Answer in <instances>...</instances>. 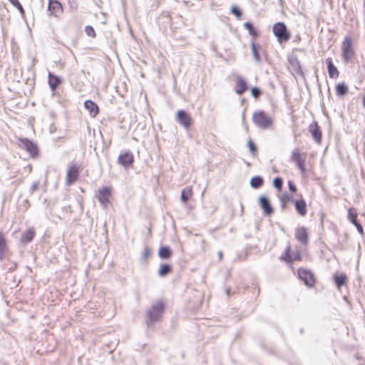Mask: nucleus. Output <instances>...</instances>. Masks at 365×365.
<instances>
[{
    "label": "nucleus",
    "instance_id": "f257e3e1",
    "mask_svg": "<svg viewBox=\"0 0 365 365\" xmlns=\"http://www.w3.org/2000/svg\"><path fill=\"white\" fill-rule=\"evenodd\" d=\"M341 53L345 63L352 62L356 58V53L350 36H346L341 44Z\"/></svg>",
    "mask_w": 365,
    "mask_h": 365
},
{
    "label": "nucleus",
    "instance_id": "f03ea898",
    "mask_svg": "<svg viewBox=\"0 0 365 365\" xmlns=\"http://www.w3.org/2000/svg\"><path fill=\"white\" fill-rule=\"evenodd\" d=\"M165 303L162 300L155 302L147 312L148 324L159 321L163 317Z\"/></svg>",
    "mask_w": 365,
    "mask_h": 365
},
{
    "label": "nucleus",
    "instance_id": "7ed1b4c3",
    "mask_svg": "<svg viewBox=\"0 0 365 365\" xmlns=\"http://www.w3.org/2000/svg\"><path fill=\"white\" fill-rule=\"evenodd\" d=\"M253 123L262 129H267L272 127L273 120L264 111L257 110L252 115Z\"/></svg>",
    "mask_w": 365,
    "mask_h": 365
},
{
    "label": "nucleus",
    "instance_id": "20e7f679",
    "mask_svg": "<svg viewBox=\"0 0 365 365\" xmlns=\"http://www.w3.org/2000/svg\"><path fill=\"white\" fill-rule=\"evenodd\" d=\"M82 168L80 165L76 163H71L68 164L66 169V183L67 185H71L77 182L79 179L80 173Z\"/></svg>",
    "mask_w": 365,
    "mask_h": 365
},
{
    "label": "nucleus",
    "instance_id": "39448f33",
    "mask_svg": "<svg viewBox=\"0 0 365 365\" xmlns=\"http://www.w3.org/2000/svg\"><path fill=\"white\" fill-rule=\"evenodd\" d=\"M272 31L277 37L278 42H287L291 38L290 32L287 26L282 22H277L273 25Z\"/></svg>",
    "mask_w": 365,
    "mask_h": 365
},
{
    "label": "nucleus",
    "instance_id": "423d86ee",
    "mask_svg": "<svg viewBox=\"0 0 365 365\" xmlns=\"http://www.w3.org/2000/svg\"><path fill=\"white\" fill-rule=\"evenodd\" d=\"M297 274L298 277L304 282L307 287L312 288L315 287L317 278L310 269L300 267L298 269Z\"/></svg>",
    "mask_w": 365,
    "mask_h": 365
},
{
    "label": "nucleus",
    "instance_id": "0eeeda50",
    "mask_svg": "<svg viewBox=\"0 0 365 365\" xmlns=\"http://www.w3.org/2000/svg\"><path fill=\"white\" fill-rule=\"evenodd\" d=\"M112 187L104 186L98 189L96 196L103 207H108L111 205Z\"/></svg>",
    "mask_w": 365,
    "mask_h": 365
},
{
    "label": "nucleus",
    "instance_id": "6e6552de",
    "mask_svg": "<svg viewBox=\"0 0 365 365\" xmlns=\"http://www.w3.org/2000/svg\"><path fill=\"white\" fill-rule=\"evenodd\" d=\"M279 259L286 263H292L293 262L302 261V255L299 247H297L295 250H292L291 246H288L284 254L280 256Z\"/></svg>",
    "mask_w": 365,
    "mask_h": 365
},
{
    "label": "nucleus",
    "instance_id": "1a4fd4ad",
    "mask_svg": "<svg viewBox=\"0 0 365 365\" xmlns=\"http://www.w3.org/2000/svg\"><path fill=\"white\" fill-rule=\"evenodd\" d=\"M290 158L302 173L305 172L306 153H301L299 149H294L292 152Z\"/></svg>",
    "mask_w": 365,
    "mask_h": 365
},
{
    "label": "nucleus",
    "instance_id": "9d476101",
    "mask_svg": "<svg viewBox=\"0 0 365 365\" xmlns=\"http://www.w3.org/2000/svg\"><path fill=\"white\" fill-rule=\"evenodd\" d=\"M48 12L49 16L59 18L63 13L62 4L58 0H48Z\"/></svg>",
    "mask_w": 365,
    "mask_h": 365
},
{
    "label": "nucleus",
    "instance_id": "9b49d317",
    "mask_svg": "<svg viewBox=\"0 0 365 365\" xmlns=\"http://www.w3.org/2000/svg\"><path fill=\"white\" fill-rule=\"evenodd\" d=\"M18 145L21 148L26 150L31 157H36L38 155V148L32 141L26 138H19Z\"/></svg>",
    "mask_w": 365,
    "mask_h": 365
},
{
    "label": "nucleus",
    "instance_id": "f8f14e48",
    "mask_svg": "<svg viewBox=\"0 0 365 365\" xmlns=\"http://www.w3.org/2000/svg\"><path fill=\"white\" fill-rule=\"evenodd\" d=\"M288 68L293 74L304 77V74L302 68L299 60L297 56L292 55L288 58Z\"/></svg>",
    "mask_w": 365,
    "mask_h": 365
},
{
    "label": "nucleus",
    "instance_id": "ddd939ff",
    "mask_svg": "<svg viewBox=\"0 0 365 365\" xmlns=\"http://www.w3.org/2000/svg\"><path fill=\"white\" fill-rule=\"evenodd\" d=\"M176 118L185 129H189L193 123L191 115L183 110H179L177 112Z\"/></svg>",
    "mask_w": 365,
    "mask_h": 365
},
{
    "label": "nucleus",
    "instance_id": "4468645a",
    "mask_svg": "<svg viewBox=\"0 0 365 365\" xmlns=\"http://www.w3.org/2000/svg\"><path fill=\"white\" fill-rule=\"evenodd\" d=\"M296 240L302 245L307 246L309 243V232L305 227H298L294 232Z\"/></svg>",
    "mask_w": 365,
    "mask_h": 365
},
{
    "label": "nucleus",
    "instance_id": "2eb2a0df",
    "mask_svg": "<svg viewBox=\"0 0 365 365\" xmlns=\"http://www.w3.org/2000/svg\"><path fill=\"white\" fill-rule=\"evenodd\" d=\"M118 163L125 168L131 167L134 163V156L130 151L122 152L118 155Z\"/></svg>",
    "mask_w": 365,
    "mask_h": 365
},
{
    "label": "nucleus",
    "instance_id": "dca6fc26",
    "mask_svg": "<svg viewBox=\"0 0 365 365\" xmlns=\"http://www.w3.org/2000/svg\"><path fill=\"white\" fill-rule=\"evenodd\" d=\"M326 64L329 77L331 79H336L340 75V72L336 66L334 64L333 60L331 57L326 58Z\"/></svg>",
    "mask_w": 365,
    "mask_h": 365
},
{
    "label": "nucleus",
    "instance_id": "f3484780",
    "mask_svg": "<svg viewBox=\"0 0 365 365\" xmlns=\"http://www.w3.org/2000/svg\"><path fill=\"white\" fill-rule=\"evenodd\" d=\"M309 130L311 133L312 137L315 141L320 144L322 140V133L317 122H313L309 125Z\"/></svg>",
    "mask_w": 365,
    "mask_h": 365
},
{
    "label": "nucleus",
    "instance_id": "a211bd4d",
    "mask_svg": "<svg viewBox=\"0 0 365 365\" xmlns=\"http://www.w3.org/2000/svg\"><path fill=\"white\" fill-rule=\"evenodd\" d=\"M9 247L5 234L0 230V260H3L9 253Z\"/></svg>",
    "mask_w": 365,
    "mask_h": 365
},
{
    "label": "nucleus",
    "instance_id": "6ab92c4d",
    "mask_svg": "<svg viewBox=\"0 0 365 365\" xmlns=\"http://www.w3.org/2000/svg\"><path fill=\"white\" fill-rule=\"evenodd\" d=\"M259 203L265 215L269 216L273 213L274 210L269 200L265 196L259 197Z\"/></svg>",
    "mask_w": 365,
    "mask_h": 365
},
{
    "label": "nucleus",
    "instance_id": "aec40b11",
    "mask_svg": "<svg viewBox=\"0 0 365 365\" xmlns=\"http://www.w3.org/2000/svg\"><path fill=\"white\" fill-rule=\"evenodd\" d=\"M248 89L246 81L241 76H237L235 79V91L238 95H242Z\"/></svg>",
    "mask_w": 365,
    "mask_h": 365
},
{
    "label": "nucleus",
    "instance_id": "412c9836",
    "mask_svg": "<svg viewBox=\"0 0 365 365\" xmlns=\"http://www.w3.org/2000/svg\"><path fill=\"white\" fill-rule=\"evenodd\" d=\"M294 207L300 216H305L307 213V203L303 197L294 201Z\"/></svg>",
    "mask_w": 365,
    "mask_h": 365
},
{
    "label": "nucleus",
    "instance_id": "4be33fe9",
    "mask_svg": "<svg viewBox=\"0 0 365 365\" xmlns=\"http://www.w3.org/2000/svg\"><path fill=\"white\" fill-rule=\"evenodd\" d=\"M86 109L89 112L91 117L95 118L99 113V108L98 105L91 100H87L84 102Z\"/></svg>",
    "mask_w": 365,
    "mask_h": 365
},
{
    "label": "nucleus",
    "instance_id": "5701e85b",
    "mask_svg": "<svg viewBox=\"0 0 365 365\" xmlns=\"http://www.w3.org/2000/svg\"><path fill=\"white\" fill-rule=\"evenodd\" d=\"M36 235V231L34 227H31L25 230L21 237V242L23 244H26L32 241Z\"/></svg>",
    "mask_w": 365,
    "mask_h": 365
},
{
    "label": "nucleus",
    "instance_id": "b1692460",
    "mask_svg": "<svg viewBox=\"0 0 365 365\" xmlns=\"http://www.w3.org/2000/svg\"><path fill=\"white\" fill-rule=\"evenodd\" d=\"M193 197V188L192 186H187L181 192L180 199L182 203H187Z\"/></svg>",
    "mask_w": 365,
    "mask_h": 365
},
{
    "label": "nucleus",
    "instance_id": "393cba45",
    "mask_svg": "<svg viewBox=\"0 0 365 365\" xmlns=\"http://www.w3.org/2000/svg\"><path fill=\"white\" fill-rule=\"evenodd\" d=\"M48 85L52 91H55L61 83V78L58 76L52 74L51 73H48Z\"/></svg>",
    "mask_w": 365,
    "mask_h": 365
},
{
    "label": "nucleus",
    "instance_id": "a878e982",
    "mask_svg": "<svg viewBox=\"0 0 365 365\" xmlns=\"http://www.w3.org/2000/svg\"><path fill=\"white\" fill-rule=\"evenodd\" d=\"M334 282L339 289L347 283V277L344 273L336 274L334 277Z\"/></svg>",
    "mask_w": 365,
    "mask_h": 365
},
{
    "label": "nucleus",
    "instance_id": "bb28decb",
    "mask_svg": "<svg viewBox=\"0 0 365 365\" xmlns=\"http://www.w3.org/2000/svg\"><path fill=\"white\" fill-rule=\"evenodd\" d=\"M336 94L338 96H343L349 92V87L344 83H339L335 86Z\"/></svg>",
    "mask_w": 365,
    "mask_h": 365
},
{
    "label": "nucleus",
    "instance_id": "cd10ccee",
    "mask_svg": "<svg viewBox=\"0 0 365 365\" xmlns=\"http://www.w3.org/2000/svg\"><path fill=\"white\" fill-rule=\"evenodd\" d=\"M158 255L161 259H169L172 256V251L169 247L163 246L159 249Z\"/></svg>",
    "mask_w": 365,
    "mask_h": 365
},
{
    "label": "nucleus",
    "instance_id": "c85d7f7f",
    "mask_svg": "<svg viewBox=\"0 0 365 365\" xmlns=\"http://www.w3.org/2000/svg\"><path fill=\"white\" fill-rule=\"evenodd\" d=\"M357 217H358V214H357V212L356 210H355V208L354 207H350L349 210H348V219L352 223V224H356L357 222H359L357 221Z\"/></svg>",
    "mask_w": 365,
    "mask_h": 365
},
{
    "label": "nucleus",
    "instance_id": "c756f323",
    "mask_svg": "<svg viewBox=\"0 0 365 365\" xmlns=\"http://www.w3.org/2000/svg\"><path fill=\"white\" fill-rule=\"evenodd\" d=\"M171 272H172L171 267L168 264H161L159 268L158 274L160 277H165L168 274L170 273Z\"/></svg>",
    "mask_w": 365,
    "mask_h": 365
},
{
    "label": "nucleus",
    "instance_id": "7c9ffc66",
    "mask_svg": "<svg viewBox=\"0 0 365 365\" xmlns=\"http://www.w3.org/2000/svg\"><path fill=\"white\" fill-rule=\"evenodd\" d=\"M263 179L259 176L253 177L250 180L251 185L255 188H258L263 185Z\"/></svg>",
    "mask_w": 365,
    "mask_h": 365
},
{
    "label": "nucleus",
    "instance_id": "2f4dec72",
    "mask_svg": "<svg viewBox=\"0 0 365 365\" xmlns=\"http://www.w3.org/2000/svg\"><path fill=\"white\" fill-rule=\"evenodd\" d=\"M9 1L19 11L21 16L25 15V11L19 0H9Z\"/></svg>",
    "mask_w": 365,
    "mask_h": 365
},
{
    "label": "nucleus",
    "instance_id": "473e14b6",
    "mask_svg": "<svg viewBox=\"0 0 365 365\" xmlns=\"http://www.w3.org/2000/svg\"><path fill=\"white\" fill-rule=\"evenodd\" d=\"M244 26L248 30L250 35L255 37L257 36V32L252 24L247 22L244 24Z\"/></svg>",
    "mask_w": 365,
    "mask_h": 365
},
{
    "label": "nucleus",
    "instance_id": "72a5a7b5",
    "mask_svg": "<svg viewBox=\"0 0 365 365\" xmlns=\"http://www.w3.org/2000/svg\"><path fill=\"white\" fill-rule=\"evenodd\" d=\"M85 32L87 36L91 38H95L96 36V31L91 26H86L85 27Z\"/></svg>",
    "mask_w": 365,
    "mask_h": 365
},
{
    "label": "nucleus",
    "instance_id": "f704fd0d",
    "mask_svg": "<svg viewBox=\"0 0 365 365\" xmlns=\"http://www.w3.org/2000/svg\"><path fill=\"white\" fill-rule=\"evenodd\" d=\"M247 145H248V148H249L250 152L253 155H255L257 152V146L255 144V143L252 140H249V141L247 143Z\"/></svg>",
    "mask_w": 365,
    "mask_h": 365
},
{
    "label": "nucleus",
    "instance_id": "c9c22d12",
    "mask_svg": "<svg viewBox=\"0 0 365 365\" xmlns=\"http://www.w3.org/2000/svg\"><path fill=\"white\" fill-rule=\"evenodd\" d=\"M273 185L278 190H281L283 185L282 180L279 178H275L273 181Z\"/></svg>",
    "mask_w": 365,
    "mask_h": 365
},
{
    "label": "nucleus",
    "instance_id": "e433bc0d",
    "mask_svg": "<svg viewBox=\"0 0 365 365\" xmlns=\"http://www.w3.org/2000/svg\"><path fill=\"white\" fill-rule=\"evenodd\" d=\"M232 13L239 19L242 17V12L237 6H232L231 9Z\"/></svg>",
    "mask_w": 365,
    "mask_h": 365
},
{
    "label": "nucleus",
    "instance_id": "4c0bfd02",
    "mask_svg": "<svg viewBox=\"0 0 365 365\" xmlns=\"http://www.w3.org/2000/svg\"><path fill=\"white\" fill-rule=\"evenodd\" d=\"M251 93L255 98H258L261 94L260 90L256 87L251 88Z\"/></svg>",
    "mask_w": 365,
    "mask_h": 365
},
{
    "label": "nucleus",
    "instance_id": "58836bf2",
    "mask_svg": "<svg viewBox=\"0 0 365 365\" xmlns=\"http://www.w3.org/2000/svg\"><path fill=\"white\" fill-rule=\"evenodd\" d=\"M252 53L255 56V57L257 59H259L258 51H257V46H256V45L255 43L252 44Z\"/></svg>",
    "mask_w": 365,
    "mask_h": 365
},
{
    "label": "nucleus",
    "instance_id": "ea45409f",
    "mask_svg": "<svg viewBox=\"0 0 365 365\" xmlns=\"http://www.w3.org/2000/svg\"><path fill=\"white\" fill-rule=\"evenodd\" d=\"M288 186H289V189L290 191L294 192L297 191V187L294 185V183L293 182V181L289 180L288 182Z\"/></svg>",
    "mask_w": 365,
    "mask_h": 365
},
{
    "label": "nucleus",
    "instance_id": "a19ab883",
    "mask_svg": "<svg viewBox=\"0 0 365 365\" xmlns=\"http://www.w3.org/2000/svg\"><path fill=\"white\" fill-rule=\"evenodd\" d=\"M151 255V251L149 248H145L143 251V257L147 259L150 255Z\"/></svg>",
    "mask_w": 365,
    "mask_h": 365
},
{
    "label": "nucleus",
    "instance_id": "79ce46f5",
    "mask_svg": "<svg viewBox=\"0 0 365 365\" xmlns=\"http://www.w3.org/2000/svg\"><path fill=\"white\" fill-rule=\"evenodd\" d=\"M355 227H356L357 230L361 235H364V229L361 226V225L359 222H357L356 224H354Z\"/></svg>",
    "mask_w": 365,
    "mask_h": 365
},
{
    "label": "nucleus",
    "instance_id": "37998d69",
    "mask_svg": "<svg viewBox=\"0 0 365 365\" xmlns=\"http://www.w3.org/2000/svg\"><path fill=\"white\" fill-rule=\"evenodd\" d=\"M362 105L363 107L365 108V95L362 97Z\"/></svg>",
    "mask_w": 365,
    "mask_h": 365
},
{
    "label": "nucleus",
    "instance_id": "c03bdc74",
    "mask_svg": "<svg viewBox=\"0 0 365 365\" xmlns=\"http://www.w3.org/2000/svg\"><path fill=\"white\" fill-rule=\"evenodd\" d=\"M219 257H220V259L222 258V252H220Z\"/></svg>",
    "mask_w": 365,
    "mask_h": 365
}]
</instances>
